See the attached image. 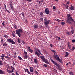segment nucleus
Returning <instances> with one entry per match:
<instances>
[{
  "mask_svg": "<svg viewBox=\"0 0 75 75\" xmlns=\"http://www.w3.org/2000/svg\"><path fill=\"white\" fill-rule=\"evenodd\" d=\"M67 17L68 19L67 20H66V22L67 23L70 24H71L72 23L71 21H72L74 22V23H75V21H74V20L72 19L71 15L69 14H67Z\"/></svg>",
  "mask_w": 75,
  "mask_h": 75,
  "instance_id": "obj_1",
  "label": "nucleus"
},
{
  "mask_svg": "<svg viewBox=\"0 0 75 75\" xmlns=\"http://www.w3.org/2000/svg\"><path fill=\"white\" fill-rule=\"evenodd\" d=\"M35 50V51H36L35 52V54L36 55H37V56H38L39 57H40V54L42 55V54L41 53V52H40V51L38 48H37L36 47H35L34 48Z\"/></svg>",
  "mask_w": 75,
  "mask_h": 75,
  "instance_id": "obj_2",
  "label": "nucleus"
},
{
  "mask_svg": "<svg viewBox=\"0 0 75 75\" xmlns=\"http://www.w3.org/2000/svg\"><path fill=\"white\" fill-rule=\"evenodd\" d=\"M51 61L53 63L54 65H56V66L57 67V69H58L60 70V71H62V69L61 68V66H60V65L55 62L52 59L51 60Z\"/></svg>",
  "mask_w": 75,
  "mask_h": 75,
  "instance_id": "obj_3",
  "label": "nucleus"
},
{
  "mask_svg": "<svg viewBox=\"0 0 75 75\" xmlns=\"http://www.w3.org/2000/svg\"><path fill=\"white\" fill-rule=\"evenodd\" d=\"M54 58L56 60H57V61H58L60 63H61V64H62L63 63V62H62V60H61V59H59V56H58L57 54H55V53H54Z\"/></svg>",
  "mask_w": 75,
  "mask_h": 75,
  "instance_id": "obj_4",
  "label": "nucleus"
},
{
  "mask_svg": "<svg viewBox=\"0 0 75 75\" xmlns=\"http://www.w3.org/2000/svg\"><path fill=\"white\" fill-rule=\"evenodd\" d=\"M21 33H23V30L21 29H19L16 31V33L18 35L19 37H21Z\"/></svg>",
  "mask_w": 75,
  "mask_h": 75,
  "instance_id": "obj_5",
  "label": "nucleus"
},
{
  "mask_svg": "<svg viewBox=\"0 0 75 75\" xmlns=\"http://www.w3.org/2000/svg\"><path fill=\"white\" fill-rule=\"evenodd\" d=\"M50 20H48L47 21V20L46 19V18H45L44 20V24L45 26V27L48 26V24H49V23H50Z\"/></svg>",
  "mask_w": 75,
  "mask_h": 75,
  "instance_id": "obj_6",
  "label": "nucleus"
},
{
  "mask_svg": "<svg viewBox=\"0 0 75 75\" xmlns=\"http://www.w3.org/2000/svg\"><path fill=\"white\" fill-rule=\"evenodd\" d=\"M7 40L9 42H11L12 44H15V42L13 41V39H8Z\"/></svg>",
  "mask_w": 75,
  "mask_h": 75,
  "instance_id": "obj_7",
  "label": "nucleus"
},
{
  "mask_svg": "<svg viewBox=\"0 0 75 75\" xmlns=\"http://www.w3.org/2000/svg\"><path fill=\"white\" fill-rule=\"evenodd\" d=\"M45 12L46 14H48L49 13H50V11H49V10L48 9V8H46L45 9Z\"/></svg>",
  "mask_w": 75,
  "mask_h": 75,
  "instance_id": "obj_8",
  "label": "nucleus"
},
{
  "mask_svg": "<svg viewBox=\"0 0 75 75\" xmlns=\"http://www.w3.org/2000/svg\"><path fill=\"white\" fill-rule=\"evenodd\" d=\"M28 49L29 50V51L30 52H31V53L33 52V50L31 49L30 47H28Z\"/></svg>",
  "mask_w": 75,
  "mask_h": 75,
  "instance_id": "obj_9",
  "label": "nucleus"
},
{
  "mask_svg": "<svg viewBox=\"0 0 75 75\" xmlns=\"http://www.w3.org/2000/svg\"><path fill=\"white\" fill-rule=\"evenodd\" d=\"M40 58H41L42 61H43L45 60V57H44V56H40Z\"/></svg>",
  "mask_w": 75,
  "mask_h": 75,
  "instance_id": "obj_10",
  "label": "nucleus"
},
{
  "mask_svg": "<svg viewBox=\"0 0 75 75\" xmlns=\"http://www.w3.org/2000/svg\"><path fill=\"white\" fill-rule=\"evenodd\" d=\"M30 72H33L34 70H33V67H30Z\"/></svg>",
  "mask_w": 75,
  "mask_h": 75,
  "instance_id": "obj_11",
  "label": "nucleus"
},
{
  "mask_svg": "<svg viewBox=\"0 0 75 75\" xmlns=\"http://www.w3.org/2000/svg\"><path fill=\"white\" fill-rule=\"evenodd\" d=\"M1 59L2 60H3L4 59V57H5V54H2L1 56Z\"/></svg>",
  "mask_w": 75,
  "mask_h": 75,
  "instance_id": "obj_12",
  "label": "nucleus"
},
{
  "mask_svg": "<svg viewBox=\"0 0 75 75\" xmlns=\"http://www.w3.org/2000/svg\"><path fill=\"white\" fill-rule=\"evenodd\" d=\"M43 61L45 62V63H46V64H49V62L47 61V59H45Z\"/></svg>",
  "mask_w": 75,
  "mask_h": 75,
  "instance_id": "obj_13",
  "label": "nucleus"
},
{
  "mask_svg": "<svg viewBox=\"0 0 75 75\" xmlns=\"http://www.w3.org/2000/svg\"><path fill=\"white\" fill-rule=\"evenodd\" d=\"M10 7L12 10H13V9H14V8H13V5L11 4H10Z\"/></svg>",
  "mask_w": 75,
  "mask_h": 75,
  "instance_id": "obj_14",
  "label": "nucleus"
},
{
  "mask_svg": "<svg viewBox=\"0 0 75 75\" xmlns=\"http://www.w3.org/2000/svg\"><path fill=\"white\" fill-rule=\"evenodd\" d=\"M68 46L69 48V49H70V50L71 49V46L69 45V42H68Z\"/></svg>",
  "mask_w": 75,
  "mask_h": 75,
  "instance_id": "obj_15",
  "label": "nucleus"
},
{
  "mask_svg": "<svg viewBox=\"0 0 75 75\" xmlns=\"http://www.w3.org/2000/svg\"><path fill=\"white\" fill-rule=\"evenodd\" d=\"M74 6H71V7H70V10H74Z\"/></svg>",
  "mask_w": 75,
  "mask_h": 75,
  "instance_id": "obj_16",
  "label": "nucleus"
},
{
  "mask_svg": "<svg viewBox=\"0 0 75 75\" xmlns=\"http://www.w3.org/2000/svg\"><path fill=\"white\" fill-rule=\"evenodd\" d=\"M0 74H4L3 71L0 69Z\"/></svg>",
  "mask_w": 75,
  "mask_h": 75,
  "instance_id": "obj_17",
  "label": "nucleus"
},
{
  "mask_svg": "<svg viewBox=\"0 0 75 75\" xmlns=\"http://www.w3.org/2000/svg\"><path fill=\"white\" fill-rule=\"evenodd\" d=\"M34 28H38V25H34Z\"/></svg>",
  "mask_w": 75,
  "mask_h": 75,
  "instance_id": "obj_18",
  "label": "nucleus"
},
{
  "mask_svg": "<svg viewBox=\"0 0 75 75\" xmlns=\"http://www.w3.org/2000/svg\"><path fill=\"white\" fill-rule=\"evenodd\" d=\"M69 55V53L68 52H66V54L65 56V57H67V56H68V55Z\"/></svg>",
  "mask_w": 75,
  "mask_h": 75,
  "instance_id": "obj_19",
  "label": "nucleus"
},
{
  "mask_svg": "<svg viewBox=\"0 0 75 75\" xmlns=\"http://www.w3.org/2000/svg\"><path fill=\"white\" fill-rule=\"evenodd\" d=\"M34 62H35V63H37V62H38V61H37V59H34Z\"/></svg>",
  "mask_w": 75,
  "mask_h": 75,
  "instance_id": "obj_20",
  "label": "nucleus"
},
{
  "mask_svg": "<svg viewBox=\"0 0 75 75\" xmlns=\"http://www.w3.org/2000/svg\"><path fill=\"white\" fill-rule=\"evenodd\" d=\"M5 57L6 58H7V59H10L11 58L10 57L7 56H5Z\"/></svg>",
  "mask_w": 75,
  "mask_h": 75,
  "instance_id": "obj_21",
  "label": "nucleus"
},
{
  "mask_svg": "<svg viewBox=\"0 0 75 75\" xmlns=\"http://www.w3.org/2000/svg\"><path fill=\"white\" fill-rule=\"evenodd\" d=\"M69 74L70 75H74L72 71H70L69 73Z\"/></svg>",
  "mask_w": 75,
  "mask_h": 75,
  "instance_id": "obj_22",
  "label": "nucleus"
},
{
  "mask_svg": "<svg viewBox=\"0 0 75 75\" xmlns=\"http://www.w3.org/2000/svg\"><path fill=\"white\" fill-rule=\"evenodd\" d=\"M40 15L41 17H43L44 16V14H43L42 12H40Z\"/></svg>",
  "mask_w": 75,
  "mask_h": 75,
  "instance_id": "obj_23",
  "label": "nucleus"
},
{
  "mask_svg": "<svg viewBox=\"0 0 75 75\" xmlns=\"http://www.w3.org/2000/svg\"><path fill=\"white\" fill-rule=\"evenodd\" d=\"M13 27L14 28H15V29H17V25H16L14 24L13 25Z\"/></svg>",
  "mask_w": 75,
  "mask_h": 75,
  "instance_id": "obj_24",
  "label": "nucleus"
},
{
  "mask_svg": "<svg viewBox=\"0 0 75 75\" xmlns=\"http://www.w3.org/2000/svg\"><path fill=\"white\" fill-rule=\"evenodd\" d=\"M28 58V57L27 56V55H25L24 56V58L25 59H27Z\"/></svg>",
  "mask_w": 75,
  "mask_h": 75,
  "instance_id": "obj_25",
  "label": "nucleus"
},
{
  "mask_svg": "<svg viewBox=\"0 0 75 75\" xmlns=\"http://www.w3.org/2000/svg\"><path fill=\"white\" fill-rule=\"evenodd\" d=\"M3 46L4 47H6L7 46V44L6 43H5L3 44Z\"/></svg>",
  "mask_w": 75,
  "mask_h": 75,
  "instance_id": "obj_26",
  "label": "nucleus"
},
{
  "mask_svg": "<svg viewBox=\"0 0 75 75\" xmlns=\"http://www.w3.org/2000/svg\"><path fill=\"white\" fill-rule=\"evenodd\" d=\"M24 70L25 72H28V71H29L28 69H25Z\"/></svg>",
  "mask_w": 75,
  "mask_h": 75,
  "instance_id": "obj_27",
  "label": "nucleus"
},
{
  "mask_svg": "<svg viewBox=\"0 0 75 75\" xmlns=\"http://www.w3.org/2000/svg\"><path fill=\"white\" fill-rule=\"evenodd\" d=\"M8 71H9V73H13V72H14V70H12V71H11L9 70Z\"/></svg>",
  "mask_w": 75,
  "mask_h": 75,
  "instance_id": "obj_28",
  "label": "nucleus"
},
{
  "mask_svg": "<svg viewBox=\"0 0 75 75\" xmlns=\"http://www.w3.org/2000/svg\"><path fill=\"white\" fill-rule=\"evenodd\" d=\"M21 41V39H20V38H18V41L19 43H20L21 42L20 41Z\"/></svg>",
  "mask_w": 75,
  "mask_h": 75,
  "instance_id": "obj_29",
  "label": "nucleus"
},
{
  "mask_svg": "<svg viewBox=\"0 0 75 75\" xmlns=\"http://www.w3.org/2000/svg\"><path fill=\"white\" fill-rule=\"evenodd\" d=\"M56 38L58 40H60V38H59V37L56 36Z\"/></svg>",
  "mask_w": 75,
  "mask_h": 75,
  "instance_id": "obj_30",
  "label": "nucleus"
},
{
  "mask_svg": "<svg viewBox=\"0 0 75 75\" xmlns=\"http://www.w3.org/2000/svg\"><path fill=\"white\" fill-rule=\"evenodd\" d=\"M18 58L20 60H21L22 59V58L20 56H18Z\"/></svg>",
  "mask_w": 75,
  "mask_h": 75,
  "instance_id": "obj_31",
  "label": "nucleus"
},
{
  "mask_svg": "<svg viewBox=\"0 0 75 75\" xmlns=\"http://www.w3.org/2000/svg\"><path fill=\"white\" fill-rule=\"evenodd\" d=\"M75 47H74V46L71 49V50L74 51V50H75Z\"/></svg>",
  "mask_w": 75,
  "mask_h": 75,
  "instance_id": "obj_32",
  "label": "nucleus"
},
{
  "mask_svg": "<svg viewBox=\"0 0 75 75\" xmlns=\"http://www.w3.org/2000/svg\"><path fill=\"white\" fill-rule=\"evenodd\" d=\"M4 37H5V38H8V36L7 35H4Z\"/></svg>",
  "mask_w": 75,
  "mask_h": 75,
  "instance_id": "obj_33",
  "label": "nucleus"
},
{
  "mask_svg": "<svg viewBox=\"0 0 75 75\" xmlns=\"http://www.w3.org/2000/svg\"><path fill=\"white\" fill-rule=\"evenodd\" d=\"M43 67H45V68H46V67H47V65L45 64H44L43 65Z\"/></svg>",
  "mask_w": 75,
  "mask_h": 75,
  "instance_id": "obj_34",
  "label": "nucleus"
},
{
  "mask_svg": "<svg viewBox=\"0 0 75 75\" xmlns=\"http://www.w3.org/2000/svg\"><path fill=\"white\" fill-rule=\"evenodd\" d=\"M0 65H3L2 61H0Z\"/></svg>",
  "mask_w": 75,
  "mask_h": 75,
  "instance_id": "obj_35",
  "label": "nucleus"
},
{
  "mask_svg": "<svg viewBox=\"0 0 75 75\" xmlns=\"http://www.w3.org/2000/svg\"><path fill=\"white\" fill-rule=\"evenodd\" d=\"M51 51H52L53 52H54V53H55V54H56V52L54 50H51Z\"/></svg>",
  "mask_w": 75,
  "mask_h": 75,
  "instance_id": "obj_36",
  "label": "nucleus"
},
{
  "mask_svg": "<svg viewBox=\"0 0 75 75\" xmlns=\"http://www.w3.org/2000/svg\"><path fill=\"white\" fill-rule=\"evenodd\" d=\"M50 46L51 47H53V45H52V43H51L50 44Z\"/></svg>",
  "mask_w": 75,
  "mask_h": 75,
  "instance_id": "obj_37",
  "label": "nucleus"
},
{
  "mask_svg": "<svg viewBox=\"0 0 75 75\" xmlns=\"http://www.w3.org/2000/svg\"><path fill=\"white\" fill-rule=\"evenodd\" d=\"M24 53L25 54V55H27V52H24Z\"/></svg>",
  "mask_w": 75,
  "mask_h": 75,
  "instance_id": "obj_38",
  "label": "nucleus"
},
{
  "mask_svg": "<svg viewBox=\"0 0 75 75\" xmlns=\"http://www.w3.org/2000/svg\"><path fill=\"white\" fill-rule=\"evenodd\" d=\"M27 73H28V74H30V75L31 74V73H30V72L29 71H28V72H27Z\"/></svg>",
  "mask_w": 75,
  "mask_h": 75,
  "instance_id": "obj_39",
  "label": "nucleus"
},
{
  "mask_svg": "<svg viewBox=\"0 0 75 75\" xmlns=\"http://www.w3.org/2000/svg\"><path fill=\"white\" fill-rule=\"evenodd\" d=\"M62 25H64L65 24V23L64 22H61Z\"/></svg>",
  "mask_w": 75,
  "mask_h": 75,
  "instance_id": "obj_40",
  "label": "nucleus"
},
{
  "mask_svg": "<svg viewBox=\"0 0 75 75\" xmlns=\"http://www.w3.org/2000/svg\"><path fill=\"white\" fill-rule=\"evenodd\" d=\"M12 36H13V37H16V35H15V34H14V33L12 34Z\"/></svg>",
  "mask_w": 75,
  "mask_h": 75,
  "instance_id": "obj_41",
  "label": "nucleus"
},
{
  "mask_svg": "<svg viewBox=\"0 0 75 75\" xmlns=\"http://www.w3.org/2000/svg\"><path fill=\"white\" fill-rule=\"evenodd\" d=\"M66 33H67V34H68V35H70V34L68 32H67Z\"/></svg>",
  "mask_w": 75,
  "mask_h": 75,
  "instance_id": "obj_42",
  "label": "nucleus"
},
{
  "mask_svg": "<svg viewBox=\"0 0 75 75\" xmlns=\"http://www.w3.org/2000/svg\"><path fill=\"white\" fill-rule=\"evenodd\" d=\"M22 15L23 17H24V13H22Z\"/></svg>",
  "mask_w": 75,
  "mask_h": 75,
  "instance_id": "obj_43",
  "label": "nucleus"
},
{
  "mask_svg": "<svg viewBox=\"0 0 75 75\" xmlns=\"http://www.w3.org/2000/svg\"><path fill=\"white\" fill-rule=\"evenodd\" d=\"M75 40H73L72 41V42H75Z\"/></svg>",
  "mask_w": 75,
  "mask_h": 75,
  "instance_id": "obj_44",
  "label": "nucleus"
},
{
  "mask_svg": "<svg viewBox=\"0 0 75 75\" xmlns=\"http://www.w3.org/2000/svg\"><path fill=\"white\" fill-rule=\"evenodd\" d=\"M40 20H41V21H43V18H42V17L40 18Z\"/></svg>",
  "mask_w": 75,
  "mask_h": 75,
  "instance_id": "obj_45",
  "label": "nucleus"
},
{
  "mask_svg": "<svg viewBox=\"0 0 75 75\" xmlns=\"http://www.w3.org/2000/svg\"><path fill=\"white\" fill-rule=\"evenodd\" d=\"M22 43L23 44H25V42L24 41H23Z\"/></svg>",
  "mask_w": 75,
  "mask_h": 75,
  "instance_id": "obj_46",
  "label": "nucleus"
},
{
  "mask_svg": "<svg viewBox=\"0 0 75 75\" xmlns=\"http://www.w3.org/2000/svg\"><path fill=\"white\" fill-rule=\"evenodd\" d=\"M74 30H72L71 31V33H72V34H74Z\"/></svg>",
  "mask_w": 75,
  "mask_h": 75,
  "instance_id": "obj_47",
  "label": "nucleus"
},
{
  "mask_svg": "<svg viewBox=\"0 0 75 75\" xmlns=\"http://www.w3.org/2000/svg\"><path fill=\"white\" fill-rule=\"evenodd\" d=\"M4 6H5V8H7V7L6 6V5L5 4H4Z\"/></svg>",
  "mask_w": 75,
  "mask_h": 75,
  "instance_id": "obj_48",
  "label": "nucleus"
},
{
  "mask_svg": "<svg viewBox=\"0 0 75 75\" xmlns=\"http://www.w3.org/2000/svg\"><path fill=\"white\" fill-rule=\"evenodd\" d=\"M35 74H38V72L37 71H35Z\"/></svg>",
  "mask_w": 75,
  "mask_h": 75,
  "instance_id": "obj_49",
  "label": "nucleus"
},
{
  "mask_svg": "<svg viewBox=\"0 0 75 75\" xmlns=\"http://www.w3.org/2000/svg\"><path fill=\"white\" fill-rule=\"evenodd\" d=\"M2 24L3 25V26H4V22H3L2 23Z\"/></svg>",
  "mask_w": 75,
  "mask_h": 75,
  "instance_id": "obj_50",
  "label": "nucleus"
},
{
  "mask_svg": "<svg viewBox=\"0 0 75 75\" xmlns=\"http://www.w3.org/2000/svg\"><path fill=\"white\" fill-rule=\"evenodd\" d=\"M66 9H68V6H66Z\"/></svg>",
  "mask_w": 75,
  "mask_h": 75,
  "instance_id": "obj_51",
  "label": "nucleus"
},
{
  "mask_svg": "<svg viewBox=\"0 0 75 75\" xmlns=\"http://www.w3.org/2000/svg\"><path fill=\"white\" fill-rule=\"evenodd\" d=\"M56 21H58V22H59V21H60V20L58 19H57Z\"/></svg>",
  "mask_w": 75,
  "mask_h": 75,
  "instance_id": "obj_52",
  "label": "nucleus"
},
{
  "mask_svg": "<svg viewBox=\"0 0 75 75\" xmlns=\"http://www.w3.org/2000/svg\"><path fill=\"white\" fill-rule=\"evenodd\" d=\"M25 23H28V21H27V20H25Z\"/></svg>",
  "mask_w": 75,
  "mask_h": 75,
  "instance_id": "obj_53",
  "label": "nucleus"
},
{
  "mask_svg": "<svg viewBox=\"0 0 75 75\" xmlns=\"http://www.w3.org/2000/svg\"><path fill=\"white\" fill-rule=\"evenodd\" d=\"M53 9H55V6H53Z\"/></svg>",
  "mask_w": 75,
  "mask_h": 75,
  "instance_id": "obj_54",
  "label": "nucleus"
},
{
  "mask_svg": "<svg viewBox=\"0 0 75 75\" xmlns=\"http://www.w3.org/2000/svg\"><path fill=\"white\" fill-rule=\"evenodd\" d=\"M32 1V0H28V1L30 2L31 1Z\"/></svg>",
  "mask_w": 75,
  "mask_h": 75,
  "instance_id": "obj_55",
  "label": "nucleus"
},
{
  "mask_svg": "<svg viewBox=\"0 0 75 75\" xmlns=\"http://www.w3.org/2000/svg\"><path fill=\"white\" fill-rule=\"evenodd\" d=\"M67 4H69V1H68L67 2Z\"/></svg>",
  "mask_w": 75,
  "mask_h": 75,
  "instance_id": "obj_56",
  "label": "nucleus"
},
{
  "mask_svg": "<svg viewBox=\"0 0 75 75\" xmlns=\"http://www.w3.org/2000/svg\"><path fill=\"white\" fill-rule=\"evenodd\" d=\"M6 11H7V12H8V13H10V12H9V11H8V10H6Z\"/></svg>",
  "mask_w": 75,
  "mask_h": 75,
  "instance_id": "obj_57",
  "label": "nucleus"
},
{
  "mask_svg": "<svg viewBox=\"0 0 75 75\" xmlns=\"http://www.w3.org/2000/svg\"><path fill=\"white\" fill-rule=\"evenodd\" d=\"M16 75H18V73H17V71L16 72Z\"/></svg>",
  "mask_w": 75,
  "mask_h": 75,
  "instance_id": "obj_58",
  "label": "nucleus"
},
{
  "mask_svg": "<svg viewBox=\"0 0 75 75\" xmlns=\"http://www.w3.org/2000/svg\"><path fill=\"white\" fill-rule=\"evenodd\" d=\"M14 67H13V66H11V68H12V69H13V68Z\"/></svg>",
  "mask_w": 75,
  "mask_h": 75,
  "instance_id": "obj_59",
  "label": "nucleus"
},
{
  "mask_svg": "<svg viewBox=\"0 0 75 75\" xmlns=\"http://www.w3.org/2000/svg\"><path fill=\"white\" fill-rule=\"evenodd\" d=\"M42 25H41L40 26V28H42Z\"/></svg>",
  "mask_w": 75,
  "mask_h": 75,
  "instance_id": "obj_60",
  "label": "nucleus"
},
{
  "mask_svg": "<svg viewBox=\"0 0 75 75\" xmlns=\"http://www.w3.org/2000/svg\"><path fill=\"white\" fill-rule=\"evenodd\" d=\"M75 65L74 63H73L72 65Z\"/></svg>",
  "mask_w": 75,
  "mask_h": 75,
  "instance_id": "obj_61",
  "label": "nucleus"
},
{
  "mask_svg": "<svg viewBox=\"0 0 75 75\" xmlns=\"http://www.w3.org/2000/svg\"><path fill=\"white\" fill-rule=\"evenodd\" d=\"M12 75H15V74H14V73H12Z\"/></svg>",
  "mask_w": 75,
  "mask_h": 75,
  "instance_id": "obj_62",
  "label": "nucleus"
},
{
  "mask_svg": "<svg viewBox=\"0 0 75 75\" xmlns=\"http://www.w3.org/2000/svg\"><path fill=\"white\" fill-rule=\"evenodd\" d=\"M3 39H1V42H3Z\"/></svg>",
  "mask_w": 75,
  "mask_h": 75,
  "instance_id": "obj_63",
  "label": "nucleus"
},
{
  "mask_svg": "<svg viewBox=\"0 0 75 75\" xmlns=\"http://www.w3.org/2000/svg\"><path fill=\"white\" fill-rule=\"evenodd\" d=\"M39 3L40 4H41V1H39Z\"/></svg>",
  "mask_w": 75,
  "mask_h": 75,
  "instance_id": "obj_64",
  "label": "nucleus"
}]
</instances>
